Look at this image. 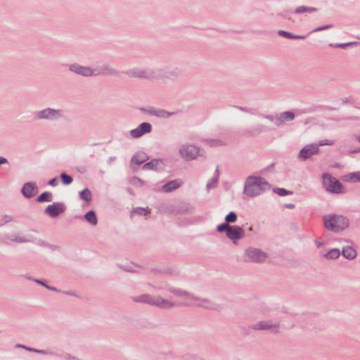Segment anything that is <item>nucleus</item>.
<instances>
[{
	"label": "nucleus",
	"instance_id": "1",
	"mask_svg": "<svg viewBox=\"0 0 360 360\" xmlns=\"http://www.w3.org/2000/svg\"><path fill=\"white\" fill-rule=\"evenodd\" d=\"M324 224L327 229L338 232L348 226L347 219L340 215L329 214L324 217Z\"/></svg>",
	"mask_w": 360,
	"mask_h": 360
},
{
	"label": "nucleus",
	"instance_id": "2",
	"mask_svg": "<svg viewBox=\"0 0 360 360\" xmlns=\"http://www.w3.org/2000/svg\"><path fill=\"white\" fill-rule=\"evenodd\" d=\"M269 188L267 183L258 177H249L246 181L245 193L250 196L259 195L262 191Z\"/></svg>",
	"mask_w": 360,
	"mask_h": 360
},
{
	"label": "nucleus",
	"instance_id": "3",
	"mask_svg": "<svg viewBox=\"0 0 360 360\" xmlns=\"http://www.w3.org/2000/svg\"><path fill=\"white\" fill-rule=\"evenodd\" d=\"M323 183L325 188L329 192L340 193L343 191L341 184L328 174L323 175Z\"/></svg>",
	"mask_w": 360,
	"mask_h": 360
},
{
	"label": "nucleus",
	"instance_id": "4",
	"mask_svg": "<svg viewBox=\"0 0 360 360\" xmlns=\"http://www.w3.org/2000/svg\"><path fill=\"white\" fill-rule=\"evenodd\" d=\"M136 300L149 304H155L162 308H169L173 305L169 300H164L160 297H151L148 295H141Z\"/></svg>",
	"mask_w": 360,
	"mask_h": 360
},
{
	"label": "nucleus",
	"instance_id": "5",
	"mask_svg": "<svg viewBox=\"0 0 360 360\" xmlns=\"http://www.w3.org/2000/svg\"><path fill=\"white\" fill-rule=\"evenodd\" d=\"M179 153L186 160H193L200 155V149L193 145H185L180 148Z\"/></svg>",
	"mask_w": 360,
	"mask_h": 360
},
{
	"label": "nucleus",
	"instance_id": "6",
	"mask_svg": "<svg viewBox=\"0 0 360 360\" xmlns=\"http://www.w3.org/2000/svg\"><path fill=\"white\" fill-rule=\"evenodd\" d=\"M319 153V147L316 144L308 145L303 148L299 154V158L302 160H306L313 155Z\"/></svg>",
	"mask_w": 360,
	"mask_h": 360
},
{
	"label": "nucleus",
	"instance_id": "7",
	"mask_svg": "<svg viewBox=\"0 0 360 360\" xmlns=\"http://www.w3.org/2000/svg\"><path fill=\"white\" fill-rule=\"evenodd\" d=\"M246 255L250 260L254 262H263L267 257L266 253L256 249L247 250Z\"/></svg>",
	"mask_w": 360,
	"mask_h": 360
},
{
	"label": "nucleus",
	"instance_id": "8",
	"mask_svg": "<svg viewBox=\"0 0 360 360\" xmlns=\"http://www.w3.org/2000/svg\"><path fill=\"white\" fill-rule=\"evenodd\" d=\"M226 236L229 239L236 240L243 237L244 231L241 227L231 226Z\"/></svg>",
	"mask_w": 360,
	"mask_h": 360
},
{
	"label": "nucleus",
	"instance_id": "9",
	"mask_svg": "<svg viewBox=\"0 0 360 360\" xmlns=\"http://www.w3.org/2000/svg\"><path fill=\"white\" fill-rule=\"evenodd\" d=\"M64 211V207L61 204L53 203L49 205L46 209V213L52 217H55Z\"/></svg>",
	"mask_w": 360,
	"mask_h": 360
},
{
	"label": "nucleus",
	"instance_id": "10",
	"mask_svg": "<svg viewBox=\"0 0 360 360\" xmlns=\"http://www.w3.org/2000/svg\"><path fill=\"white\" fill-rule=\"evenodd\" d=\"M70 70L79 75H83V76H90L92 75H96L97 73H95L94 70H91L89 68L87 67H82L77 65H73L70 67Z\"/></svg>",
	"mask_w": 360,
	"mask_h": 360
},
{
	"label": "nucleus",
	"instance_id": "11",
	"mask_svg": "<svg viewBox=\"0 0 360 360\" xmlns=\"http://www.w3.org/2000/svg\"><path fill=\"white\" fill-rule=\"evenodd\" d=\"M60 115V111L47 108L39 112L38 117L40 119H54Z\"/></svg>",
	"mask_w": 360,
	"mask_h": 360
},
{
	"label": "nucleus",
	"instance_id": "12",
	"mask_svg": "<svg viewBox=\"0 0 360 360\" xmlns=\"http://www.w3.org/2000/svg\"><path fill=\"white\" fill-rule=\"evenodd\" d=\"M22 193L27 198L34 196L37 193V189L34 184L32 183L25 184L22 187Z\"/></svg>",
	"mask_w": 360,
	"mask_h": 360
},
{
	"label": "nucleus",
	"instance_id": "13",
	"mask_svg": "<svg viewBox=\"0 0 360 360\" xmlns=\"http://www.w3.org/2000/svg\"><path fill=\"white\" fill-rule=\"evenodd\" d=\"M181 185V183L178 180H174L168 182L167 184L164 185L162 188V190L164 192H171L176 188H179Z\"/></svg>",
	"mask_w": 360,
	"mask_h": 360
},
{
	"label": "nucleus",
	"instance_id": "14",
	"mask_svg": "<svg viewBox=\"0 0 360 360\" xmlns=\"http://www.w3.org/2000/svg\"><path fill=\"white\" fill-rule=\"evenodd\" d=\"M147 155L143 153H136L131 159V162L136 165H141L147 160Z\"/></svg>",
	"mask_w": 360,
	"mask_h": 360
},
{
	"label": "nucleus",
	"instance_id": "15",
	"mask_svg": "<svg viewBox=\"0 0 360 360\" xmlns=\"http://www.w3.org/2000/svg\"><path fill=\"white\" fill-rule=\"evenodd\" d=\"M342 255L347 259H353L356 256L355 250L349 246L343 248Z\"/></svg>",
	"mask_w": 360,
	"mask_h": 360
},
{
	"label": "nucleus",
	"instance_id": "16",
	"mask_svg": "<svg viewBox=\"0 0 360 360\" xmlns=\"http://www.w3.org/2000/svg\"><path fill=\"white\" fill-rule=\"evenodd\" d=\"M161 165V162L158 160H152L151 162H148V163H146L143 165V169H147V170H149V169H157V168L160 166Z\"/></svg>",
	"mask_w": 360,
	"mask_h": 360
},
{
	"label": "nucleus",
	"instance_id": "17",
	"mask_svg": "<svg viewBox=\"0 0 360 360\" xmlns=\"http://www.w3.org/2000/svg\"><path fill=\"white\" fill-rule=\"evenodd\" d=\"M85 219L86 221H88L90 224L95 225L97 223V219L96 217L95 213L93 211H89L85 214Z\"/></svg>",
	"mask_w": 360,
	"mask_h": 360
},
{
	"label": "nucleus",
	"instance_id": "18",
	"mask_svg": "<svg viewBox=\"0 0 360 360\" xmlns=\"http://www.w3.org/2000/svg\"><path fill=\"white\" fill-rule=\"evenodd\" d=\"M340 255V251L338 249L334 248L328 251L325 257L327 259H336Z\"/></svg>",
	"mask_w": 360,
	"mask_h": 360
},
{
	"label": "nucleus",
	"instance_id": "19",
	"mask_svg": "<svg viewBox=\"0 0 360 360\" xmlns=\"http://www.w3.org/2000/svg\"><path fill=\"white\" fill-rule=\"evenodd\" d=\"M80 197L82 200L89 202L91 199V193L89 189L85 188L80 193Z\"/></svg>",
	"mask_w": 360,
	"mask_h": 360
},
{
	"label": "nucleus",
	"instance_id": "20",
	"mask_svg": "<svg viewBox=\"0 0 360 360\" xmlns=\"http://www.w3.org/2000/svg\"><path fill=\"white\" fill-rule=\"evenodd\" d=\"M347 180L352 182L360 181V171L354 173H351L347 176Z\"/></svg>",
	"mask_w": 360,
	"mask_h": 360
},
{
	"label": "nucleus",
	"instance_id": "21",
	"mask_svg": "<svg viewBox=\"0 0 360 360\" xmlns=\"http://www.w3.org/2000/svg\"><path fill=\"white\" fill-rule=\"evenodd\" d=\"M278 34L281 36H283L285 37L290 38V39H304V37H303V36L293 35L292 34H291L290 32L283 31V30H280L278 32Z\"/></svg>",
	"mask_w": 360,
	"mask_h": 360
},
{
	"label": "nucleus",
	"instance_id": "22",
	"mask_svg": "<svg viewBox=\"0 0 360 360\" xmlns=\"http://www.w3.org/2000/svg\"><path fill=\"white\" fill-rule=\"evenodd\" d=\"M294 119V114L291 112H285L280 115L279 120L281 121L284 120H292Z\"/></svg>",
	"mask_w": 360,
	"mask_h": 360
},
{
	"label": "nucleus",
	"instance_id": "23",
	"mask_svg": "<svg viewBox=\"0 0 360 360\" xmlns=\"http://www.w3.org/2000/svg\"><path fill=\"white\" fill-rule=\"evenodd\" d=\"M314 11H316V8L305 7V6H300L295 10V13H302V12L311 13V12H314Z\"/></svg>",
	"mask_w": 360,
	"mask_h": 360
},
{
	"label": "nucleus",
	"instance_id": "24",
	"mask_svg": "<svg viewBox=\"0 0 360 360\" xmlns=\"http://www.w3.org/2000/svg\"><path fill=\"white\" fill-rule=\"evenodd\" d=\"M37 200L39 202H50L51 200V195L49 193H43L37 198Z\"/></svg>",
	"mask_w": 360,
	"mask_h": 360
},
{
	"label": "nucleus",
	"instance_id": "25",
	"mask_svg": "<svg viewBox=\"0 0 360 360\" xmlns=\"http://www.w3.org/2000/svg\"><path fill=\"white\" fill-rule=\"evenodd\" d=\"M236 219H237V215L233 212H231L225 217L226 222H227L228 224L233 223L236 221Z\"/></svg>",
	"mask_w": 360,
	"mask_h": 360
},
{
	"label": "nucleus",
	"instance_id": "26",
	"mask_svg": "<svg viewBox=\"0 0 360 360\" xmlns=\"http://www.w3.org/2000/svg\"><path fill=\"white\" fill-rule=\"evenodd\" d=\"M139 127L141 130V132H143V134L150 131L151 129L150 124L147 122H143L141 124Z\"/></svg>",
	"mask_w": 360,
	"mask_h": 360
},
{
	"label": "nucleus",
	"instance_id": "27",
	"mask_svg": "<svg viewBox=\"0 0 360 360\" xmlns=\"http://www.w3.org/2000/svg\"><path fill=\"white\" fill-rule=\"evenodd\" d=\"M62 182L65 184H70L72 182V178L70 176H68L65 173H62L60 175Z\"/></svg>",
	"mask_w": 360,
	"mask_h": 360
},
{
	"label": "nucleus",
	"instance_id": "28",
	"mask_svg": "<svg viewBox=\"0 0 360 360\" xmlns=\"http://www.w3.org/2000/svg\"><path fill=\"white\" fill-rule=\"evenodd\" d=\"M130 134L134 138H137L143 135V132H141V130L139 127L131 130Z\"/></svg>",
	"mask_w": 360,
	"mask_h": 360
},
{
	"label": "nucleus",
	"instance_id": "29",
	"mask_svg": "<svg viewBox=\"0 0 360 360\" xmlns=\"http://www.w3.org/2000/svg\"><path fill=\"white\" fill-rule=\"evenodd\" d=\"M230 226H231L227 222H226L225 224L219 225L217 229L219 232L226 231V233H228V230L229 229Z\"/></svg>",
	"mask_w": 360,
	"mask_h": 360
},
{
	"label": "nucleus",
	"instance_id": "30",
	"mask_svg": "<svg viewBox=\"0 0 360 360\" xmlns=\"http://www.w3.org/2000/svg\"><path fill=\"white\" fill-rule=\"evenodd\" d=\"M276 193L279 195L283 196L291 193V192L285 190L284 188H277Z\"/></svg>",
	"mask_w": 360,
	"mask_h": 360
},
{
	"label": "nucleus",
	"instance_id": "31",
	"mask_svg": "<svg viewBox=\"0 0 360 360\" xmlns=\"http://www.w3.org/2000/svg\"><path fill=\"white\" fill-rule=\"evenodd\" d=\"M271 327L272 326L267 323H260L257 325L258 329L266 330V329H270V328H271Z\"/></svg>",
	"mask_w": 360,
	"mask_h": 360
},
{
	"label": "nucleus",
	"instance_id": "32",
	"mask_svg": "<svg viewBox=\"0 0 360 360\" xmlns=\"http://www.w3.org/2000/svg\"><path fill=\"white\" fill-rule=\"evenodd\" d=\"M333 144V141L328 140V139L321 140L319 142V146H325V145L331 146Z\"/></svg>",
	"mask_w": 360,
	"mask_h": 360
},
{
	"label": "nucleus",
	"instance_id": "33",
	"mask_svg": "<svg viewBox=\"0 0 360 360\" xmlns=\"http://www.w3.org/2000/svg\"><path fill=\"white\" fill-rule=\"evenodd\" d=\"M134 212L144 215H146L147 214L150 213V212L148 211L147 210L142 208H139L137 210H135Z\"/></svg>",
	"mask_w": 360,
	"mask_h": 360
},
{
	"label": "nucleus",
	"instance_id": "34",
	"mask_svg": "<svg viewBox=\"0 0 360 360\" xmlns=\"http://www.w3.org/2000/svg\"><path fill=\"white\" fill-rule=\"evenodd\" d=\"M157 115L160 117H168L169 114L165 111H159Z\"/></svg>",
	"mask_w": 360,
	"mask_h": 360
},
{
	"label": "nucleus",
	"instance_id": "35",
	"mask_svg": "<svg viewBox=\"0 0 360 360\" xmlns=\"http://www.w3.org/2000/svg\"><path fill=\"white\" fill-rule=\"evenodd\" d=\"M330 27H331V25H326V26H323V27H318L315 28L313 31L314 32H319V31H321V30H323L328 29Z\"/></svg>",
	"mask_w": 360,
	"mask_h": 360
},
{
	"label": "nucleus",
	"instance_id": "36",
	"mask_svg": "<svg viewBox=\"0 0 360 360\" xmlns=\"http://www.w3.org/2000/svg\"><path fill=\"white\" fill-rule=\"evenodd\" d=\"M49 184L52 186H55L57 184V180L56 178H53L49 181Z\"/></svg>",
	"mask_w": 360,
	"mask_h": 360
},
{
	"label": "nucleus",
	"instance_id": "37",
	"mask_svg": "<svg viewBox=\"0 0 360 360\" xmlns=\"http://www.w3.org/2000/svg\"><path fill=\"white\" fill-rule=\"evenodd\" d=\"M352 44V43L339 44V45H337L336 46L339 47V48H345L346 46H347L349 44Z\"/></svg>",
	"mask_w": 360,
	"mask_h": 360
},
{
	"label": "nucleus",
	"instance_id": "38",
	"mask_svg": "<svg viewBox=\"0 0 360 360\" xmlns=\"http://www.w3.org/2000/svg\"><path fill=\"white\" fill-rule=\"evenodd\" d=\"M7 162L6 159L4 158H0V164H4V163H6Z\"/></svg>",
	"mask_w": 360,
	"mask_h": 360
},
{
	"label": "nucleus",
	"instance_id": "39",
	"mask_svg": "<svg viewBox=\"0 0 360 360\" xmlns=\"http://www.w3.org/2000/svg\"><path fill=\"white\" fill-rule=\"evenodd\" d=\"M186 304H193V302H185Z\"/></svg>",
	"mask_w": 360,
	"mask_h": 360
},
{
	"label": "nucleus",
	"instance_id": "40",
	"mask_svg": "<svg viewBox=\"0 0 360 360\" xmlns=\"http://www.w3.org/2000/svg\"><path fill=\"white\" fill-rule=\"evenodd\" d=\"M217 143H218L217 141H213V144H212V145H217Z\"/></svg>",
	"mask_w": 360,
	"mask_h": 360
},
{
	"label": "nucleus",
	"instance_id": "41",
	"mask_svg": "<svg viewBox=\"0 0 360 360\" xmlns=\"http://www.w3.org/2000/svg\"><path fill=\"white\" fill-rule=\"evenodd\" d=\"M288 207L292 208V207H293V205H288Z\"/></svg>",
	"mask_w": 360,
	"mask_h": 360
},
{
	"label": "nucleus",
	"instance_id": "42",
	"mask_svg": "<svg viewBox=\"0 0 360 360\" xmlns=\"http://www.w3.org/2000/svg\"><path fill=\"white\" fill-rule=\"evenodd\" d=\"M16 240H17V241H19V242H22V241H23V240H21V239Z\"/></svg>",
	"mask_w": 360,
	"mask_h": 360
},
{
	"label": "nucleus",
	"instance_id": "43",
	"mask_svg": "<svg viewBox=\"0 0 360 360\" xmlns=\"http://www.w3.org/2000/svg\"><path fill=\"white\" fill-rule=\"evenodd\" d=\"M357 140H358L359 141H360V136H358Z\"/></svg>",
	"mask_w": 360,
	"mask_h": 360
}]
</instances>
